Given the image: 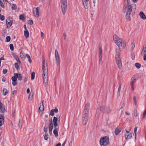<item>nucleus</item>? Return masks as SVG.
<instances>
[{
    "mask_svg": "<svg viewBox=\"0 0 146 146\" xmlns=\"http://www.w3.org/2000/svg\"><path fill=\"white\" fill-rule=\"evenodd\" d=\"M53 127V124L52 123V119H51L49 121L48 128L49 130H52Z\"/></svg>",
    "mask_w": 146,
    "mask_h": 146,
    "instance_id": "2eb2a0df",
    "label": "nucleus"
},
{
    "mask_svg": "<svg viewBox=\"0 0 146 146\" xmlns=\"http://www.w3.org/2000/svg\"><path fill=\"white\" fill-rule=\"evenodd\" d=\"M43 102L44 101L42 100V106H40L39 108V112H40V111H43L44 109V107L43 104Z\"/></svg>",
    "mask_w": 146,
    "mask_h": 146,
    "instance_id": "a878e982",
    "label": "nucleus"
},
{
    "mask_svg": "<svg viewBox=\"0 0 146 146\" xmlns=\"http://www.w3.org/2000/svg\"><path fill=\"white\" fill-rule=\"evenodd\" d=\"M18 125L19 128H21L22 126V122L21 121L20 119H19V123L18 124Z\"/></svg>",
    "mask_w": 146,
    "mask_h": 146,
    "instance_id": "37998d69",
    "label": "nucleus"
},
{
    "mask_svg": "<svg viewBox=\"0 0 146 146\" xmlns=\"http://www.w3.org/2000/svg\"><path fill=\"white\" fill-rule=\"evenodd\" d=\"M3 74H6L7 72V69H3Z\"/></svg>",
    "mask_w": 146,
    "mask_h": 146,
    "instance_id": "13d9d810",
    "label": "nucleus"
},
{
    "mask_svg": "<svg viewBox=\"0 0 146 146\" xmlns=\"http://www.w3.org/2000/svg\"><path fill=\"white\" fill-rule=\"evenodd\" d=\"M6 80V79L5 78L3 77L2 79V81L3 82H5Z\"/></svg>",
    "mask_w": 146,
    "mask_h": 146,
    "instance_id": "e2e57ef3",
    "label": "nucleus"
},
{
    "mask_svg": "<svg viewBox=\"0 0 146 146\" xmlns=\"http://www.w3.org/2000/svg\"><path fill=\"white\" fill-rule=\"evenodd\" d=\"M58 111V110L57 108H55L51 110L50 115L52 116L54 115V113H56Z\"/></svg>",
    "mask_w": 146,
    "mask_h": 146,
    "instance_id": "f3484780",
    "label": "nucleus"
},
{
    "mask_svg": "<svg viewBox=\"0 0 146 146\" xmlns=\"http://www.w3.org/2000/svg\"><path fill=\"white\" fill-rule=\"evenodd\" d=\"M100 143L101 146H108L110 143L109 137L107 136L101 137L100 139Z\"/></svg>",
    "mask_w": 146,
    "mask_h": 146,
    "instance_id": "20e7f679",
    "label": "nucleus"
},
{
    "mask_svg": "<svg viewBox=\"0 0 146 146\" xmlns=\"http://www.w3.org/2000/svg\"><path fill=\"white\" fill-rule=\"evenodd\" d=\"M121 131V130L119 129L116 128L115 129V133L116 135H118L119 133Z\"/></svg>",
    "mask_w": 146,
    "mask_h": 146,
    "instance_id": "c85d7f7f",
    "label": "nucleus"
},
{
    "mask_svg": "<svg viewBox=\"0 0 146 146\" xmlns=\"http://www.w3.org/2000/svg\"><path fill=\"white\" fill-rule=\"evenodd\" d=\"M100 110L102 113L106 114H109L111 113V111L109 107L104 106L100 107Z\"/></svg>",
    "mask_w": 146,
    "mask_h": 146,
    "instance_id": "0eeeda50",
    "label": "nucleus"
},
{
    "mask_svg": "<svg viewBox=\"0 0 146 146\" xmlns=\"http://www.w3.org/2000/svg\"><path fill=\"white\" fill-rule=\"evenodd\" d=\"M40 8L35 7L33 8V12L35 16L37 18H38L39 16V10Z\"/></svg>",
    "mask_w": 146,
    "mask_h": 146,
    "instance_id": "1a4fd4ad",
    "label": "nucleus"
},
{
    "mask_svg": "<svg viewBox=\"0 0 146 146\" xmlns=\"http://www.w3.org/2000/svg\"><path fill=\"white\" fill-rule=\"evenodd\" d=\"M55 56L56 60V64L58 66L60 63V61L59 60V55L58 51L56 50H55Z\"/></svg>",
    "mask_w": 146,
    "mask_h": 146,
    "instance_id": "f8f14e48",
    "label": "nucleus"
},
{
    "mask_svg": "<svg viewBox=\"0 0 146 146\" xmlns=\"http://www.w3.org/2000/svg\"><path fill=\"white\" fill-rule=\"evenodd\" d=\"M90 104L88 103H87L86 104L84 108V110L83 112V114L88 115L89 110L90 109Z\"/></svg>",
    "mask_w": 146,
    "mask_h": 146,
    "instance_id": "6e6552de",
    "label": "nucleus"
},
{
    "mask_svg": "<svg viewBox=\"0 0 146 146\" xmlns=\"http://www.w3.org/2000/svg\"><path fill=\"white\" fill-rule=\"evenodd\" d=\"M146 54V47L143 46L141 52V54Z\"/></svg>",
    "mask_w": 146,
    "mask_h": 146,
    "instance_id": "7c9ffc66",
    "label": "nucleus"
},
{
    "mask_svg": "<svg viewBox=\"0 0 146 146\" xmlns=\"http://www.w3.org/2000/svg\"><path fill=\"white\" fill-rule=\"evenodd\" d=\"M61 144L60 143H59L58 144H57L56 146H61Z\"/></svg>",
    "mask_w": 146,
    "mask_h": 146,
    "instance_id": "774afa93",
    "label": "nucleus"
},
{
    "mask_svg": "<svg viewBox=\"0 0 146 146\" xmlns=\"http://www.w3.org/2000/svg\"><path fill=\"white\" fill-rule=\"evenodd\" d=\"M12 55L18 63H21V62L17 55L15 54H13Z\"/></svg>",
    "mask_w": 146,
    "mask_h": 146,
    "instance_id": "393cba45",
    "label": "nucleus"
},
{
    "mask_svg": "<svg viewBox=\"0 0 146 146\" xmlns=\"http://www.w3.org/2000/svg\"><path fill=\"white\" fill-rule=\"evenodd\" d=\"M33 93L31 92L29 96L28 99L29 100H32V98L33 97Z\"/></svg>",
    "mask_w": 146,
    "mask_h": 146,
    "instance_id": "58836bf2",
    "label": "nucleus"
},
{
    "mask_svg": "<svg viewBox=\"0 0 146 146\" xmlns=\"http://www.w3.org/2000/svg\"><path fill=\"white\" fill-rule=\"evenodd\" d=\"M35 73L34 72H33L31 73V79L32 80H33L35 78Z\"/></svg>",
    "mask_w": 146,
    "mask_h": 146,
    "instance_id": "e433bc0d",
    "label": "nucleus"
},
{
    "mask_svg": "<svg viewBox=\"0 0 146 146\" xmlns=\"http://www.w3.org/2000/svg\"><path fill=\"white\" fill-rule=\"evenodd\" d=\"M9 47L10 50L11 51H13L14 50V48L13 44H10L9 45Z\"/></svg>",
    "mask_w": 146,
    "mask_h": 146,
    "instance_id": "49530a36",
    "label": "nucleus"
},
{
    "mask_svg": "<svg viewBox=\"0 0 146 146\" xmlns=\"http://www.w3.org/2000/svg\"><path fill=\"white\" fill-rule=\"evenodd\" d=\"M57 120H58V119L56 118V117H53V122H54V127H58V125L57 123Z\"/></svg>",
    "mask_w": 146,
    "mask_h": 146,
    "instance_id": "a211bd4d",
    "label": "nucleus"
},
{
    "mask_svg": "<svg viewBox=\"0 0 146 146\" xmlns=\"http://www.w3.org/2000/svg\"><path fill=\"white\" fill-rule=\"evenodd\" d=\"M19 18L22 20H24L25 19V18L23 15H21L20 16Z\"/></svg>",
    "mask_w": 146,
    "mask_h": 146,
    "instance_id": "8fccbe9b",
    "label": "nucleus"
},
{
    "mask_svg": "<svg viewBox=\"0 0 146 146\" xmlns=\"http://www.w3.org/2000/svg\"><path fill=\"white\" fill-rule=\"evenodd\" d=\"M24 81L25 82H26L27 81V77H25L24 79Z\"/></svg>",
    "mask_w": 146,
    "mask_h": 146,
    "instance_id": "0e129e2a",
    "label": "nucleus"
},
{
    "mask_svg": "<svg viewBox=\"0 0 146 146\" xmlns=\"http://www.w3.org/2000/svg\"><path fill=\"white\" fill-rule=\"evenodd\" d=\"M0 6L3 8H4V1H2L1 0H0Z\"/></svg>",
    "mask_w": 146,
    "mask_h": 146,
    "instance_id": "4c0bfd02",
    "label": "nucleus"
},
{
    "mask_svg": "<svg viewBox=\"0 0 146 146\" xmlns=\"http://www.w3.org/2000/svg\"><path fill=\"white\" fill-rule=\"evenodd\" d=\"M137 127H135L134 129V132L135 135H136V134H137L136 132H137Z\"/></svg>",
    "mask_w": 146,
    "mask_h": 146,
    "instance_id": "5fc2aeb1",
    "label": "nucleus"
},
{
    "mask_svg": "<svg viewBox=\"0 0 146 146\" xmlns=\"http://www.w3.org/2000/svg\"><path fill=\"white\" fill-rule=\"evenodd\" d=\"M137 79L135 76H133L131 79V85H134V83L135 82Z\"/></svg>",
    "mask_w": 146,
    "mask_h": 146,
    "instance_id": "4be33fe9",
    "label": "nucleus"
},
{
    "mask_svg": "<svg viewBox=\"0 0 146 146\" xmlns=\"http://www.w3.org/2000/svg\"><path fill=\"white\" fill-rule=\"evenodd\" d=\"M42 74H43V80L45 86H48V69L47 63L45 60L43 61L42 64Z\"/></svg>",
    "mask_w": 146,
    "mask_h": 146,
    "instance_id": "f03ea898",
    "label": "nucleus"
},
{
    "mask_svg": "<svg viewBox=\"0 0 146 146\" xmlns=\"http://www.w3.org/2000/svg\"><path fill=\"white\" fill-rule=\"evenodd\" d=\"M24 35L26 38H28L29 35V33L28 30H25L24 31Z\"/></svg>",
    "mask_w": 146,
    "mask_h": 146,
    "instance_id": "bb28decb",
    "label": "nucleus"
},
{
    "mask_svg": "<svg viewBox=\"0 0 146 146\" xmlns=\"http://www.w3.org/2000/svg\"><path fill=\"white\" fill-rule=\"evenodd\" d=\"M56 118L58 119V121H59L60 120V114H58L56 115Z\"/></svg>",
    "mask_w": 146,
    "mask_h": 146,
    "instance_id": "3c124183",
    "label": "nucleus"
},
{
    "mask_svg": "<svg viewBox=\"0 0 146 146\" xmlns=\"http://www.w3.org/2000/svg\"><path fill=\"white\" fill-rule=\"evenodd\" d=\"M11 8L12 10H16L17 9L16 5L15 4H12V5Z\"/></svg>",
    "mask_w": 146,
    "mask_h": 146,
    "instance_id": "a19ab883",
    "label": "nucleus"
},
{
    "mask_svg": "<svg viewBox=\"0 0 146 146\" xmlns=\"http://www.w3.org/2000/svg\"><path fill=\"white\" fill-rule=\"evenodd\" d=\"M25 56H26L27 57V58L29 63H31L32 62V60L29 55L27 54H26Z\"/></svg>",
    "mask_w": 146,
    "mask_h": 146,
    "instance_id": "cd10ccee",
    "label": "nucleus"
},
{
    "mask_svg": "<svg viewBox=\"0 0 146 146\" xmlns=\"http://www.w3.org/2000/svg\"><path fill=\"white\" fill-rule=\"evenodd\" d=\"M133 101L134 104L136 106L137 104V102L136 98L135 96L133 97Z\"/></svg>",
    "mask_w": 146,
    "mask_h": 146,
    "instance_id": "72a5a7b5",
    "label": "nucleus"
},
{
    "mask_svg": "<svg viewBox=\"0 0 146 146\" xmlns=\"http://www.w3.org/2000/svg\"><path fill=\"white\" fill-rule=\"evenodd\" d=\"M13 21L10 17H8L6 20V28H9L12 24Z\"/></svg>",
    "mask_w": 146,
    "mask_h": 146,
    "instance_id": "9b49d317",
    "label": "nucleus"
},
{
    "mask_svg": "<svg viewBox=\"0 0 146 146\" xmlns=\"http://www.w3.org/2000/svg\"><path fill=\"white\" fill-rule=\"evenodd\" d=\"M135 66L138 69L141 66V64L139 63H136L135 64Z\"/></svg>",
    "mask_w": 146,
    "mask_h": 146,
    "instance_id": "473e14b6",
    "label": "nucleus"
},
{
    "mask_svg": "<svg viewBox=\"0 0 146 146\" xmlns=\"http://www.w3.org/2000/svg\"><path fill=\"white\" fill-rule=\"evenodd\" d=\"M30 92V90L29 88H28L27 90V94H29V93Z\"/></svg>",
    "mask_w": 146,
    "mask_h": 146,
    "instance_id": "338daca9",
    "label": "nucleus"
},
{
    "mask_svg": "<svg viewBox=\"0 0 146 146\" xmlns=\"http://www.w3.org/2000/svg\"><path fill=\"white\" fill-rule=\"evenodd\" d=\"M6 42H9L11 40V37L10 36H7L6 37Z\"/></svg>",
    "mask_w": 146,
    "mask_h": 146,
    "instance_id": "09e8293b",
    "label": "nucleus"
},
{
    "mask_svg": "<svg viewBox=\"0 0 146 146\" xmlns=\"http://www.w3.org/2000/svg\"><path fill=\"white\" fill-rule=\"evenodd\" d=\"M48 139V134L47 133H46L44 136V139L45 140H47Z\"/></svg>",
    "mask_w": 146,
    "mask_h": 146,
    "instance_id": "603ef678",
    "label": "nucleus"
},
{
    "mask_svg": "<svg viewBox=\"0 0 146 146\" xmlns=\"http://www.w3.org/2000/svg\"><path fill=\"white\" fill-rule=\"evenodd\" d=\"M15 68L17 70H18L20 69L17 63H15Z\"/></svg>",
    "mask_w": 146,
    "mask_h": 146,
    "instance_id": "ea45409f",
    "label": "nucleus"
},
{
    "mask_svg": "<svg viewBox=\"0 0 146 146\" xmlns=\"http://www.w3.org/2000/svg\"><path fill=\"white\" fill-rule=\"evenodd\" d=\"M33 21L32 20H29L28 21V23L30 25H32L33 24Z\"/></svg>",
    "mask_w": 146,
    "mask_h": 146,
    "instance_id": "6e6d98bb",
    "label": "nucleus"
},
{
    "mask_svg": "<svg viewBox=\"0 0 146 146\" xmlns=\"http://www.w3.org/2000/svg\"><path fill=\"white\" fill-rule=\"evenodd\" d=\"M136 7L135 4H131L130 0H124L122 11L126 12V19L129 21H131V16H133L135 13Z\"/></svg>",
    "mask_w": 146,
    "mask_h": 146,
    "instance_id": "f257e3e1",
    "label": "nucleus"
},
{
    "mask_svg": "<svg viewBox=\"0 0 146 146\" xmlns=\"http://www.w3.org/2000/svg\"><path fill=\"white\" fill-rule=\"evenodd\" d=\"M134 115L135 117H137L138 115V113L136 109L134 111Z\"/></svg>",
    "mask_w": 146,
    "mask_h": 146,
    "instance_id": "f704fd0d",
    "label": "nucleus"
},
{
    "mask_svg": "<svg viewBox=\"0 0 146 146\" xmlns=\"http://www.w3.org/2000/svg\"><path fill=\"white\" fill-rule=\"evenodd\" d=\"M125 138L127 141L131 139L132 138V134L131 133L128 134H125Z\"/></svg>",
    "mask_w": 146,
    "mask_h": 146,
    "instance_id": "4468645a",
    "label": "nucleus"
},
{
    "mask_svg": "<svg viewBox=\"0 0 146 146\" xmlns=\"http://www.w3.org/2000/svg\"><path fill=\"white\" fill-rule=\"evenodd\" d=\"M84 8L87 9L88 8L89 0H82Z\"/></svg>",
    "mask_w": 146,
    "mask_h": 146,
    "instance_id": "ddd939ff",
    "label": "nucleus"
},
{
    "mask_svg": "<svg viewBox=\"0 0 146 146\" xmlns=\"http://www.w3.org/2000/svg\"><path fill=\"white\" fill-rule=\"evenodd\" d=\"M139 15L141 18L143 20H145L146 19V16L143 12H140Z\"/></svg>",
    "mask_w": 146,
    "mask_h": 146,
    "instance_id": "412c9836",
    "label": "nucleus"
},
{
    "mask_svg": "<svg viewBox=\"0 0 146 146\" xmlns=\"http://www.w3.org/2000/svg\"><path fill=\"white\" fill-rule=\"evenodd\" d=\"M8 93V91L5 88L3 89V94L4 96H5Z\"/></svg>",
    "mask_w": 146,
    "mask_h": 146,
    "instance_id": "c756f323",
    "label": "nucleus"
},
{
    "mask_svg": "<svg viewBox=\"0 0 146 146\" xmlns=\"http://www.w3.org/2000/svg\"><path fill=\"white\" fill-rule=\"evenodd\" d=\"M24 27V28L25 30H28L26 27V25H24L23 26Z\"/></svg>",
    "mask_w": 146,
    "mask_h": 146,
    "instance_id": "69168bd1",
    "label": "nucleus"
},
{
    "mask_svg": "<svg viewBox=\"0 0 146 146\" xmlns=\"http://www.w3.org/2000/svg\"><path fill=\"white\" fill-rule=\"evenodd\" d=\"M135 46V44H133V45L131 48V49L132 50H133V49H134Z\"/></svg>",
    "mask_w": 146,
    "mask_h": 146,
    "instance_id": "052dcab7",
    "label": "nucleus"
},
{
    "mask_svg": "<svg viewBox=\"0 0 146 146\" xmlns=\"http://www.w3.org/2000/svg\"><path fill=\"white\" fill-rule=\"evenodd\" d=\"M17 83L16 82H16H13L12 83V85L13 86H16V85H17Z\"/></svg>",
    "mask_w": 146,
    "mask_h": 146,
    "instance_id": "4d7b16f0",
    "label": "nucleus"
},
{
    "mask_svg": "<svg viewBox=\"0 0 146 146\" xmlns=\"http://www.w3.org/2000/svg\"><path fill=\"white\" fill-rule=\"evenodd\" d=\"M143 60H144L146 61V54H144V55L143 56Z\"/></svg>",
    "mask_w": 146,
    "mask_h": 146,
    "instance_id": "680f3d73",
    "label": "nucleus"
},
{
    "mask_svg": "<svg viewBox=\"0 0 146 146\" xmlns=\"http://www.w3.org/2000/svg\"><path fill=\"white\" fill-rule=\"evenodd\" d=\"M99 55H102V49L101 47L99 48Z\"/></svg>",
    "mask_w": 146,
    "mask_h": 146,
    "instance_id": "de8ad7c7",
    "label": "nucleus"
},
{
    "mask_svg": "<svg viewBox=\"0 0 146 146\" xmlns=\"http://www.w3.org/2000/svg\"><path fill=\"white\" fill-rule=\"evenodd\" d=\"M120 56V52L116 51L115 56L116 63L118 68L120 69L122 68V63Z\"/></svg>",
    "mask_w": 146,
    "mask_h": 146,
    "instance_id": "423d86ee",
    "label": "nucleus"
},
{
    "mask_svg": "<svg viewBox=\"0 0 146 146\" xmlns=\"http://www.w3.org/2000/svg\"><path fill=\"white\" fill-rule=\"evenodd\" d=\"M145 115H146V109L145 110L143 114V118L145 117Z\"/></svg>",
    "mask_w": 146,
    "mask_h": 146,
    "instance_id": "864d4df0",
    "label": "nucleus"
},
{
    "mask_svg": "<svg viewBox=\"0 0 146 146\" xmlns=\"http://www.w3.org/2000/svg\"><path fill=\"white\" fill-rule=\"evenodd\" d=\"M55 127V129L53 131V133L55 135V136L56 137H57L58 136V129L59 127Z\"/></svg>",
    "mask_w": 146,
    "mask_h": 146,
    "instance_id": "aec40b11",
    "label": "nucleus"
},
{
    "mask_svg": "<svg viewBox=\"0 0 146 146\" xmlns=\"http://www.w3.org/2000/svg\"><path fill=\"white\" fill-rule=\"evenodd\" d=\"M0 109L1 112L2 113H4L5 111V108L3 106L2 103L1 102H0Z\"/></svg>",
    "mask_w": 146,
    "mask_h": 146,
    "instance_id": "5701e85b",
    "label": "nucleus"
},
{
    "mask_svg": "<svg viewBox=\"0 0 146 146\" xmlns=\"http://www.w3.org/2000/svg\"><path fill=\"white\" fill-rule=\"evenodd\" d=\"M20 56L22 60H24L25 59V58L26 56L24 55L22 52H21L20 54Z\"/></svg>",
    "mask_w": 146,
    "mask_h": 146,
    "instance_id": "2f4dec72",
    "label": "nucleus"
},
{
    "mask_svg": "<svg viewBox=\"0 0 146 146\" xmlns=\"http://www.w3.org/2000/svg\"><path fill=\"white\" fill-rule=\"evenodd\" d=\"M113 39L120 50L123 49L125 48L126 46L125 42L121 38L119 37L116 35H114Z\"/></svg>",
    "mask_w": 146,
    "mask_h": 146,
    "instance_id": "7ed1b4c3",
    "label": "nucleus"
},
{
    "mask_svg": "<svg viewBox=\"0 0 146 146\" xmlns=\"http://www.w3.org/2000/svg\"><path fill=\"white\" fill-rule=\"evenodd\" d=\"M5 17L2 15H1L0 13V19L1 21H3L5 20Z\"/></svg>",
    "mask_w": 146,
    "mask_h": 146,
    "instance_id": "a18cd8bd",
    "label": "nucleus"
},
{
    "mask_svg": "<svg viewBox=\"0 0 146 146\" xmlns=\"http://www.w3.org/2000/svg\"><path fill=\"white\" fill-rule=\"evenodd\" d=\"M121 83L119 84V85L118 89L117 96L119 97L120 95V91L121 87Z\"/></svg>",
    "mask_w": 146,
    "mask_h": 146,
    "instance_id": "b1692460",
    "label": "nucleus"
},
{
    "mask_svg": "<svg viewBox=\"0 0 146 146\" xmlns=\"http://www.w3.org/2000/svg\"><path fill=\"white\" fill-rule=\"evenodd\" d=\"M88 115L83 114L82 116V120L83 125H85L86 124L88 121Z\"/></svg>",
    "mask_w": 146,
    "mask_h": 146,
    "instance_id": "9d476101",
    "label": "nucleus"
},
{
    "mask_svg": "<svg viewBox=\"0 0 146 146\" xmlns=\"http://www.w3.org/2000/svg\"><path fill=\"white\" fill-rule=\"evenodd\" d=\"M14 75L16 76L17 78H18L19 80L21 81L22 79V77L20 74L15 73Z\"/></svg>",
    "mask_w": 146,
    "mask_h": 146,
    "instance_id": "6ab92c4d",
    "label": "nucleus"
},
{
    "mask_svg": "<svg viewBox=\"0 0 146 146\" xmlns=\"http://www.w3.org/2000/svg\"><path fill=\"white\" fill-rule=\"evenodd\" d=\"M4 117L3 115H0V126H2L4 122Z\"/></svg>",
    "mask_w": 146,
    "mask_h": 146,
    "instance_id": "dca6fc26",
    "label": "nucleus"
},
{
    "mask_svg": "<svg viewBox=\"0 0 146 146\" xmlns=\"http://www.w3.org/2000/svg\"><path fill=\"white\" fill-rule=\"evenodd\" d=\"M41 35L42 39H43L44 38V34L42 32H41Z\"/></svg>",
    "mask_w": 146,
    "mask_h": 146,
    "instance_id": "bf43d9fd",
    "label": "nucleus"
},
{
    "mask_svg": "<svg viewBox=\"0 0 146 146\" xmlns=\"http://www.w3.org/2000/svg\"><path fill=\"white\" fill-rule=\"evenodd\" d=\"M48 127L47 126H45L44 127V131L45 133H47L48 131Z\"/></svg>",
    "mask_w": 146,
    "mask_h": 146,
    "instance_id": "c03bdc74",
    "label": "nucleus"
},
{
    "mask_svg": "<svg viewBox=\"0 0 146 146\" xmlns=\"http://www.w3.org/2000/svg\"><path fill=\"white\" fill-rule=\"evenodd\" d=\"M60 5L62 13L63 15H64L67 8V0H61Z\"/></svg>",
    "mask_w": 146,
    "mask_h": 146,
    "instance_id": "39448f33",
    "label": "nucleus"
},
{
    "mask_svg": "<svg viewBox=\"0 0 146 146\" xmlns=\"http://www.w3.org/2000/svg\"><path fill=\"white\" fill-rule=\"evenodd\" d=\"M11 79L13 82H16L17 81V78L16 76H15V75L14 76H13L11 78Z\"/></svg>",
    "mask_w": 146,
    "mask_h": 146,
    "instance_id": "c9c22d12",
    "label": "nucleus"
},
{
    "mask_svg": "<svg viewBox=\"0 0 146 146\" xmlns=\"http://www.w3.org/2000/svg\"><path fill=\"white\" fill-rule=\"evenodd\" d=\"M99 59L100 63H102L103 62L102 59V55L99 56Z\"/></svg>",
    "mask_w": 146,
    "mask_h": 146,
    "instance_id": "79ce46f5",
    "label": "nucleus"
}]
</instances>
